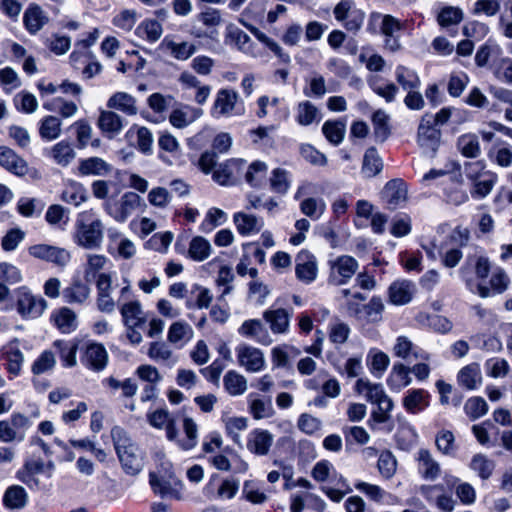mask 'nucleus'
Segmentation results:
<instances>
[{
    "instance_id": "obj_34",
    "label": "nucleus",
    "mask_w": 512,
    "mask_h": 512,
    "mask_svg": "<svg viewBox=\"0 0 512 512\" xmlns=\"http://www.w3.org/2000/svg\"><path fill=\"white\" fill-rule=\"evenodd\" d=\"M120 312L125 325L142 326L145 323L142 306L138 300L123 304Z\"/></svg>"
},
{
    "instance_id": "obj_32",
    "label": "nucleus",
    "mask_w": 512,
    "mask_h": 512,
    "mask_svg": "<svg viewBox=\"0 0 512 512\" xmlns=\"http://www.w3.org/2000/svg\"><path fill=\"white\" fill-rule=\"evenodd\" d=\"M23 22L29 33L36 34L47 22V17L39 6L30 5L24 13Z\"/></svg>"
},
{
    "instance_id": "obj_61",
    "label": "nucleus",
    "mask_w": 512,
    "mask_h": 512,
    "mask_svg": "<svg viewBox=\"0 0 512 512\" xmlns=\"http://www.w3.org/2000/svg\"><path fill=\"white\" fill-rule=\"evenodd\" d=\"M509 368L510 367L507 360L503 358H490L484 363L486 374L492 378H500L506 376L508 374Z\"/></svg>"
},
{
    "instance_id": "obj_47",
    "label": "nucleus",
    "mask_w": 512,
    "mask_h": 512,
    "mask_svg": "<svg viewBox=\"0 0 512 512\" xmlns=\"http://www.w3.org/2000/svg\"><path fill=\"white\" fill-rule=\"evenodd\" d=\"M384 303L379 296H373L367 304H364L362 320L366 323H378L382 320Z\"/></svg>"
},
{
    "instance_id": "obj_11",
    "label": "nucleus",
    "mask_w": 512,
    "mask_h": 512,
    "mask_svg": "<svg viewBox=\"0 0 512 512\" xmlns=\"http://www.w3.org/2000/svg\"><path fill=\"white\" fill-rule=\"evenodd\" d=\"M238 363L248 372H259L265 366L263 352L253 346L240 344L236 348Z\"/></svg>"
},
{
    "instance_id": "obj_20",
    "label": "nucleus",
    "mask_w": 512,
    "mask_h": 512,
    "mask_svg": "<svg viewBox=\"0 0 512 512\" xmlns=\"http://www.w3.org/2000/svg\"><path fill=\"white\" fill-rule=\"evenodd\" d=\"M263 318L274 334L286 333L289 329L290 315L283 308L268 309L263 313Z\"/></svg>"
},
{
    "instance_id": "obj_53",
    "label": "nucleus",
    "mask_w": 512,
    "mask_h": 512,
    "mask_svg": "<svg viewBox=\"0 0 512 512\" xmlns=\"http://www.w3.org/2000/svg\"><path fill=\"white\" fill-rule=\"evenodd\" d=\"M242 496L248 502L256 505L264 504L268 500V495L259 487L258 483L253 480L244 482Z\"/></svg>"
},
{
    "instance_id": "obj_62",
    "label": "nucleus",
    "mask_w": 512,
    "mask_h": 512,
    "mask_svg": "<svg viewBox=\"0 0 512 512\" xmlns=\"http://www.w3.org/2000/svg\"><path fill=\"white\" fill-rule=\"evenodd\" d=\"M61 133V120L55 116L46 117L40 127V135L48 141L56 139Z\"/></svg>"
},
{
    "instance_id": "obj_13",
    "label": "nucleus",
    "mask_w": 512,
    "mask_h": 512,
    "mask_svg": "<svg viewBox=\"0 0 512 512\" xmlns=\"http://www.w3.org/2000/svg\"><path fill=\"white\" fill-rule=\"evenodd\" d=\"M416 460L418 473L424 480L435 481L441 475L440 463L428 449H420Z\"/></svg>"
},
{
    "instance_id": "obj_14",
    "label": "nucleus",
    "mask_w": 512,
    "mask_h": 512,
    "mask_svg": "<svg viewBox=\"0 0 512 512\" xmlns=\"http://www.w3.org/2000/svg\"><path fill=\"white\" fill-rule=\"evenodd\" d=\"M238 333L244 337H249L262 345H269L272 339L259 319H249L242 323L238 329Z\"/></svg>"
},
{
    "instance_id": "obj_57",
    "label": "nucleus",
    "mask_w": 512,
    "mask_h": 512,
    "mask_svg": "<svg viewBox=\"0 0 512 512\" xmlns=\"http://www.w3.org/2000/svg\"><path fill=\"white\" fill-rule=\"evenodd\" d=\"M488 159L502 168L512 166V150L509 147L492 146L487 152Z\"/></svg>"
},
{
    "instance_id": "obj_38",
    "label": "nucleus",
    "mask_w": 512,
    "mask_h": 512,
    "mask_svg": "<svg viewBox=\"0 0 512 512\" xmlns=\"http://www.w3.org/2000/svg\"><path fill=\"white\" fill-rule=\"evenodd\" d=\"M395 79L403 90L419 89L421 86V81L416 71L404 65L396 67Z\"/></svg>"
},
{
    "instance_id": "obj_41",
    "label": "nucleus",
    "mask_w": 512,
    "mask_h": 512,
    "mask_svg": "<svg viewBox=\"0 0 512 512\" xmlns=\"http://www.w3.org/2000/svg\"><path fill=\"white\" fill-rule=\"evenodd\" d=\"M211 250V244L206 238L196 236L190 241L188 256L194 261L202 262L211 255Z\"/></svg>"
},
{
    "instance_id": "obj_3",
    "label": "nucleus",
    "mask_w": 512,
    "mask_h": 512,
    "mask_svg": "<svg viewBox=\"0 0 512 512\" xmlns=\"http://www.w3.org/2000/svg\"><path fill=\"white\" fill-rule=\"evenodd\" d=\"M102 222L92 211H84L78 215L75 239L80 246L88 249L100 246L103 239Z\"/></svg>"
},
{
    "instance_id": "obj_54",
    "label": "nucleus",
    "mask_w": 512,
    "mask_h": 512,
    "mask_svg": "<svg viewBox=\"0 0 512 512\" xmlns=\"http://www.w3.org/2000/svg\"><path fill=\"white\" fill-rule=\"evenodd\" d=\"M271 189L279 194H286L291 185V174L282 168L272 171L269 179Z\"/></svg>"
},
{
    "instance_id": "obj_55",
    "label": "nucleus",
    "mask_w": 512,
    "mask_h": 512,
    "mask_svg": "<svg viewBox=\"0 0 512 512\" xmlns=\"http://www.w3.org/2000/svg\"><path fill=\"white\" fill-rule=\"evenodd\" d=\"M435 444L439 452L446 456H455L457 446L455 436L450 430H441L437 433Z\"/></svg>"
},
{
    "instance_id": "obj_31",
    "label": "nucleus",
    "mask_w": 512,
    "mask_h": 512,
    "mask_svg": "<svg viewBox=\"0 0 512 512\" xmlns=\"http://www.w3.org/2000/svg\"><path fill=\"white\" fill-rule=\"evenodd\" d=\"M123 119L113 111H101L98 126L102 132L111 136L117 135L123 129Z\"/></svg>"
},
{
    "instance_id": "obj_19",
    "label": "nucleus",
    "mask_w": 512,
    "mask_h": 512,
    "mask_svg": "<svg viewBox=\"0 0 512 512\" xmlns=\"http://www.w3.org/2000/svg\"><path fill=\"white\" fill-rule=\"evenodd\" d=\"M273 443V436L267 430L255 429L248 439L247 448L260 456L268 454Z\"/></svg>"
},
{
    "instance_id": "obj_7",
    "label": "nucleus",
    "mask_w": 512,
    "mask_h": 512,
    "mask_svg": "<svg viewBox=\"0 0 512 512\" xmlns=\"http://www.w3.org/2000/svg\"><path fill=\"white\" fill-rule=\"evenodd\" d=\"M47 308L46 300L41 296L33 295L25 287L18 291L17 311L25 319L40 317Z\"/></svg>"
},
{
    "instance_id": "obj_49",
    "label": "nucleus",
    "mask_w": 512,
    "mask_h": 512,
    "mask_svg": "<svg viewBox=\"0 0 512 512\" xmlns=\"http://www.w3.org/2000/svg\"><path fill=\"white\" fill-rule=\"evenodd\" d=\"M326 210V203L322 198L308 197L300 203V211L312 220H318Z\"/></svg>"
},
{
    "instance_id": "obj_28",
    "label": "nucleus",
    "mask_w": 512,
    "mask_h": 512,
    "mask_svg": "<svg viewBox=\"0 0 512 512\" xmlns=\"http://www.w3.org/2000/svg\"><path fill=\"white\" fill-rule=\"evenodd\" d=\"M498 176L495 172L487 170L482 173V177L473 181V188L471 189V196L474 199L480 200L487 197L493 190L497 183Z\"/></svg>"
},
{
    "instance_id": "obj_46",
    "label": "nucleus",
    "mask_w": 512,
    "mask_h": 512,
    "mask_svg": "<svg viewBox=\"0 0 512 512\" xmlns=\"http://www.w3.org/2000/svg\"><path fill=\"white\" fill-rule=\"evenodd\" d=\"M27 493L21 486L14 485L9 487L3 497V502L10 509H21L27 503Z\"/></svg>"
},
{
    "instance_id": "obj_27",
    "label": "nucleus",
    "mask_w": 512,
    "mask_h": 512,
    "mask_svg": "<svg viewBox=\"0 0 512 512\" xmlns=\"http://www.w3.org/2000/svg\"><path fill=\"white\" fill-rule=\"evenodd\" d=\"M413 284L409 281L393 282L388 289L389 301L394 305H405L412 299Z\"/></svg>"
},
{
    "instance_id": "obj_39",
    "label": "nucleus",
    "mask_w": 512,
    "mask_h": 512,
    "mask_svg": "<svg viewBox=\"0 0 512 512\" xmlns=\"http://www.w3.org/2000/svg\"><path fill=\"white\" fill-rule=\"evenodd\" d=\"M226 392L231 396H238L247 390L246 378L234 370L228 371L223 378Z\"/></svg>"
},
{
    "instance_id": "obj_40",
    "label": "nucleus",
    "mask_w": 512,
    "mask_h": 512,
    "mask_svg": "<svg viewBox=\"0 0 512 512\" xmlns=\"http://www.w3.org/2000/svg\"><path fill=\"white\" fill-rule=\"evenodd\" d=\"M459 385L468 390H474L481 383V373L478 364H470L463 367L457 376Z\"/></svg>"
},
{
    "instance_id": "obj_16",
    "label": "nucleus",
    "mask_w": 512,
    "mask_h": 512,
    "mask_svg": "<svg viewBox=\"0 0 512 512\" xmlns=\"http://www.w3.org/2000/svg\"><path fill=\"white\" fill-rule=\"evenodd\" d=\"M407 188L403 180L392 179L388 181L383 189V197L390 209H395L400 203L406 200Z\"/></svg>"
},
{
    "instance_id": "obj_5",
    "label": "nucleus",
    "mask_w": 512,
    "mask_h": 512,
    "mask_svg": "<svg viewBox=\"0 0 512 512\" xmlns=\"http://www.w3.org/2000/svg\"><path fill=\"white\" fill-rule=\"evenodd\" d=\"M333 14L345 29L352 32L360 30L365 19L364 11L356 7L354 0H341L334 7Z\"/></svg>"
},
{
    "instance_id": "obj_45",
    "label": "nucleus",
    "mask_w": 512,
    "mask_h": 512,
    "mask_svg": "<svg viewBox=\"0 0 512 512\" xmlns=\"http://www.w3.org/2000/svg\"><path fill=\"white\" fill-rule=\"evenodd\" d=\"M163 33L162 25L155 19H146L136 28V34L151 43L160 39Z\"/></svg>"
},
{
    "instance_id": "obj_58",
    "label": "nucleus",
    "mask_w": 512,
    "mask_h": 512,
    "mask_svg": "<svg viewBox=\"0 0 512 512\" xmlns=\"http://www.w3.org/2000/svg\"><path fill=\"white\" fill-rule=\"evenodd\" d=\"M464 411L471 420H476L487 413L488 404L482 397H471L466 401Z\"/></svg>"
},
{
    "instance_id": "obj_36",
    "label": "nucleus",
    "mask_w": 512,
    "mask_h": 512,
    "mask_svg": "<svg viewBox=\"0 0 512 512\" xmlns=\"http://www.w3.org/2000/svg\"><path fill=\"white\" fill-rule=\"evenodd\" d=\"M355 388L358 393H365L366 399L373 404L378 403L387 395L382 384L371 383L368 379H358Z\"/></svg>"
},
{
    "instance_id": "obj_15",
    "label": "nucleus",
    "mask_w": 512,
    "mask_h": 512,
    "mask_svg": "<svg viewBox=\"0 0 512 512\" xmlns=\"http://www.w3.org/2000/svg\"><path fill=\"white\" fill-rule=\"evenodd\" d=\"M83 363L93 371H102L108 363V353L102 344L92 343L86 347Z\"/></svg>"
},
{
    "instance_id": "obj_48",
    "label": "nucleus",
    "mask_w": 512,
    "mask_h": 512,
    "mask_svg": "<svg viewBox=\"0 0 512 512\" xmlns=\"http://www.w3.org/2000/svg\"><path fill=\"white\" fill-rule=\"evenodd\" d=\"M495 466V462L492 459L481 453L475 454L470 463V468L483 480L491 477Z\"/></svg>"
},
{
    "instance_id": "obj_24",
    "label": "nucleus",
    "mask_w": 512,
    "mask_h": 512,
    "mask_svg": "<svg viewBox=\"0 0 512 512\" xmlns=\"http://www.w3.org/2000/svg\"><path fill=\"white\" fill-rule=\"evenodd\" d=\"M161 46L169 51L173 58L180 61L189 59L197 51V47L193 43L187 41L176 42L168 37L162 40Z\"/></svg>"
},
{
    "instance_id": "obj_56",
    "label": "nucleus",
    "mask_w": 512,
    "mask_h": 512,
    "mask_svg": "<svg viewBox=\"0 0 512 512\" xmlns=\"http://www.w3.org/2000/svg\"><path fill=\"white\" fill-rule=\"evenodd\" d=\"M192 328L184 321H177L171 324L167 339L172 344H178L181 341L188 340L192 336Z\"/></svg>"
},
{
    "instance_id": "obj_37",
    "label": "nucleus",
    "mask_w": 512,
    "mask_h": 512,
    "mask_svg": "<svg viewBox=\"0 0 512 512\" xmlns=\"http://www.w3.org/2000/svg\"><path fill=\"white\" fill-rule=\"evenodd\" d=\"M88 282L83 281L80 275L72 278V283L69 288H66V299L70 303H83L90 294V289L87 285Z\"/></svg>"
},
{
    "instance_id": "obj_12",
    "label": "nucleus",
    "mask_w": 512,
    "mask_h": 512,
    "mask_svg": "<svg viewBox=\"0 0 512 512\" xmlns=\"http://www.w3.org/2000/svg\"><path fill=\"white\" fill-rule=\"evenodd\" d=\"M149 483L153 492L162 498L170 497L177 500L182 498L183 484L179 479L172 476L169 479L159 478L155 473H150Z\"/></svg>"
},
{
    "instance_id": "obj_22",
    "label": "nucleus",
    "mask_w": 512,
    "mask_h": 512,
    "mask_svg": "<svg viewBox=\"0 0 512 512\" xmlns=\"http://www.w3.org/2000/svg\"><path fill=\"white\" fill-rule=\"evenodd\" d=\"M6 368L13 376H18L24 363V355L18 346V340L11 341L3 348Z\"/></svg>"
},
{
    "instance_id": "obj_8",
    "label": "nucleus",
    "mask_w": 512,
    "mask_h": 512,
    "mask_svg": "<svg viewBox=\"0 0 512 512\" xmlns=\"http://www.w3.org/2000/svg\"><path fill=\"white\" fill-rule=\"evenodd\" d=\"M357 268L358 262L351 256L343 255L330 261V283L337 286L346 284Z\"/></svg>"
},
{
    "instance_id": "obj_43",
    "label": "nucleus",
    "mask_w": 512,
    "mask_h": 512,
    "mask_svg": "<svg viewBox=\"0 0 512 512\" xmlns=\"http://www.w3.org/2000/svg\"><path fill=\"white\" fill-rule=\"evenodd\" d=\"M457 148L467 158H477L481 154L479 139L475 134L461 135L457 140Z\"/></svg>"
},
{
    "instance_id": "obj_64",
    "label": "nucleus",
    "mask_w": 512,
    "mask_h": 512,
    "mask_svg": "<svg viewBox=\"0 0 512 512\" xmlns=\"http://www.w3.org/2000/svg\"><path fill=\"white\" fill-rule=\"evenodd\" d=\"M377 467L384 478L390 479L396 472L397 461L390 451H383L379 455Z\"/></svg>"
},
{
    "instance_id": "obj_6",
    "label": "nucleus",
    "mask_w": 512,
    "mask_h": 512,
    "mask_svg": "<svg viewBox=\"0 0 512 512\" xmlns=\"http://www.w3.org/2000/svg\"><path fill=\"white\" fill-rule=\"evenodd\" d=\"M246 168V161L243 159H229L218 165L213 171V180L222 186H233L237 184Z\"/></svg>"
},
{
    "instance_id": "obj_59",
    "label": "nucleus",
    "mask_w": 512,
    "mask_h": 512,
    "mask_svg": "<svg viewBox=\"0 0 512 512\" xmlns=\"http://www.w3.org/2000/svg\"><path fill=\"white\" fill-rule=\"evenodd\" d=\"M318 109L310 101H304L298 104L297 107V122L300 125L308 126L312 124L318 117Z\"/></svg>"
},
{
    "instance_id": "obj_63",
    "label": "nucleus",
    "mask_w": 512,
    "mask_h": 512,
    "mask_svg": "<svg viewBox=\"0 0 512 512\" xmlns=\"http://www.w3.org/2000/svg\"><path fill=\"white\" fill-rule=\"evenodd\" d=\"M183 428L186 440L178 441L179 446L184 450H190L197 444L198 429L197 424L192 418L186 417L183 420Z\"/></svg>"
},
{
    "instance_id": "obj_2",
    "label": "nucleus",
    "mask_w": 512,
    "mask_h": 512,
    "mask_svg": "<svg viewBox=\"0 0 512 512\" xmlns=\"http://www.w3.org/2000/svg\"><path fill=\"white\" fill-rule=\"evenodd\" d=\"M111 437L125 473L132 476L137 475L143 469L144 461L136 444L132 442L127 432L119 426L112 428Z\"/></svg>"
},
{
    "instance_id": "obj_9",
    "label": "nucleus",
    "mask_w": 512,
    "mask_h": 512,
    "mask_svg": "<svg viewBox=\"0 0 512 512\" xmlns=\"http://www.w3.org/2000/svg\"><path fill=\"white\" fill-rule=\"evenodd\" d=\"M441 139V131L433 124V115L425 114L418 127L419 145L431 152H436Z\"/></svg>"
},
{
    "instance_id": "obj_51",
    "label": "nucleus",
    "mask_w": 512,
    "mask_h": 512,
    "mask_svg": "<svg viewBox=\"0 0 512 512\" xmlns=\"http://www.w3.org/2000/svg\"><path fill=\"white\" fill-rule=\"evenodd\" d=\"M464 18L463 10L459 7L445 6L438 15L437 22L441 27L448 28L459 24Z\"/></svg>"
},
{
    "instance_id": "obj_18",
    "label": "nucleus",
    "mask_w": 512,
    "mask_h": 512,
    "mask_svg": "<svg viewBox=\"0 0 512 512\" xmlns=\"http://www.w3.org/2000/svg\"><path fill=\"white\" fill-rule=\"evenodd\" d=\"M238 99V94L235 91L221 89L216 95L212 107V115L216 118L228 115L232 112Z\"/></svg>"
},
{
    "instance_id": "obj_1",
    "label": "nucleus",
    "mask_w": 512,
    "mask_h": 512,
    "mask_svg": "<svg viewBox=\"0 0 512 512\" xmlns=\"http://www.w3.org/2000/svg\"><path fill=\"white\" fill-rule=\"evenodd\" d=\"M466 289L481 298L503 294L510 285V278L501 267L492 271L490 259L481 254H469L458 270Z\"/></svg>"
},
{
    "instance_id": "obj_44",
    "label": "nucleus",
    "mask_w": 512,
    "mask_h": 512,
    "mask_svg": "<svg viewBox=\"0 0 512 512\" xmlns=\"http://www.w3.org/2000/svg\"><path fill=\"white\" fill-rule=\"evenodd\" d=\"M252 394L249 395V410L254 419L260 420L264 418L272 417L274 409L270 398L264 400L261 398H252Z\"/></svg>"
},
{
    "instance_id": "obj_23",
    "label": "nucleus",
    "mask_w": 512,
    "mask_h": 512,
    "mask_svg": "<svg viewBox=\"0 0 512 512\" xmlns=\"http://www.w3.org/2000/svg\"><path fill=\"white\" fill-rule=\"evenodd\" d=\"M28 253L30 256L39 260L51 262L57 265L62 264L63 250L56 246L35 244L28 248Z\"/></svg>"
},
{
    "instance_id": "obj_35",
    "label": "nucleus",
    "mask_w": 512,
    "mask_h": 512,
    "mask_svg": "<svg viewBox=\"0 0 512 512\" xmlns=\"http://www.w3.org/2000/svg\"><path fill=\"white\" fill-rule=\"evenodd\" d=\"M243 176L252 187H261L266 182L267 165L262 161H254L246 166Z\"/></svg>"
},
{
    "instance_id": "obj_4",
    "label": "nucleus",
    "mask_w": 512,
    "mask_h": 512,
    "mask_svg": "<svg viewBox=\"0 0 512 512\" xmlns=\"http://www.w3.org/2000/svg\"><path fill=\"white\" fill-rule=\"evenodd\" d=\"M143 203V199L135 192L124 193L119 200L105 202L106 212L117 222H125Z\"/></svg>"
},
{
    "instance_id": "obj_60",
    "label": "nucleus",
    "mask_w": 512,
    "mask_h": 512,
    "mask_svg": "<svg viewBox=\"0 0 512 512\" xmlns=\"http://www.w3.org/2000/svg\"><path fill=\"white\" fill-rule=\"evenodd\" d=\"M389 116L385 113V111L379 109L374 112L372 116V123L374 126V134L377 139L380 141H384L390 134V129L388 125Z\"/></svg>"
},
{
    "instance_id": "obj_33",
    "label": "nucleus",
    "mask_w": 512,
    "mask_h": 512,
    "mask_svg": "<svg viewBox=\"0 0 512 512\" xmlns=\"http://www.w3.org/2000/svg\"><path fill=\"white\" fill-rule=\"evenodd\" d=\"M369 87L378 96L385 99L387 103L395 100L399 88L393 82L384 81L381 77L375 76L368 81Z\"/></svg>"
},
{
    "instance_id": "obj_50",
    "label": "nucleus",
    "mask_w": 512,
    "mask_h": 512,
    "mask_svg": "<svg viewBox=\"0 0 512 512\" xmlns=\"http://www.w3.org/2000/svg\"><path fill=\"white\" fill-rule=\"evenodd\" d=\"M346 125L345 122L337 121H326L322 126V132L326 139L333 145H339L345 135Z\"/></svg>"
},
{
    "instance_id": "obj_26",
    "label": "nucleus",
    "mask_w": 512,
    "mask_h": 512,
    "mask_svg": "<svg viewBox=\"0 0 512 512\" xmlns=\"http://www.w3.org/2000/svg\"><path fill=\"white\" fill-rule=\"evenodd\" d=\"M109 109H116L126 115H136L138 112L136 99L126 92H116L107 101Z\"/></svg>"
},
{
    "instance_id": "obj_29",
    "label": "nucleus",
    "mask_w": 512,
    "mask_h": 512,
    "mask_svg": "<svg viewBox=\"0 0 512 512\" xmlns=\"http://www.w3.org/2000/svg\"><path fill=\"white\" fill-rule=\"evenodd\" d=\"M238 232L243 235L258 233L263 227V221L254 215L237 212L233 216Z\"/></svg>"
},
{
    "instance_id": "obj_25",
    "label": "nucleus",
    "mask_w": 512,
    "mask_h": 512,
    "mask_svg": "<svg viewBox=\"0 0 512 512\" xmlns=\"http://www.w3.org/2000/svg\"><path fill=\"white\" fill-rule=\"evenodd\" d=\"M384 163L375 147H369L363 156L361 173L365 178H373L383 170Z\"/></svg>"
},
{
    "instance_id": "obj_52",
    "label": "nucleus",
    "mask_w": 512,
    "mask_h": 512,
    "mask_svg": "<svg viewBox=\"0 0 512 512\" xmlns=\"http://www.w3.org/2000/svg\"><path fill=\"white\" fill-rule=\"evenodd\" d=\"M45 207V203L38 198L21 197L17 202V211L23 217H33L40 215Z\"/></svg>"
},
{
    "instance_id": "obj_42",
    "label": "nucleus",
    "mask_w": 512,
    "mask_h": 512,
    "mask_svg": "<svg viewBox=\"0 0 512 512\" xmlns=\"http://www.w3.org/2000/svg\"><path fill=\"white\" fill-rule=\"evenodd\" d=\"M110 169V165L99 157L83 159L79 164V171L82 175L103 176L108 174Z\"/></svg>"
},
{
    "instance_id": "obj_21",
    "label": "nucleus",
    "mask_w": 512,
    "mask_h": 512,
    "mask_svg": "<svg viewBox=\"0 0 512 512\" xmlns=\"http://www.w3.org/2000/svg\"><path fill=\"white\" fill-rule=\"evenodd\" d=\"M0 165L16 175H24L27 172L26 161L5 146L0 147Z\"/></svg>"
},
{
    "instance_id": "obj_30",
    "label": "nucleus",
    "mask_w": 512,
    "mask_h": 512,
    "mask_svg": "<svg viewBox=\"0 0 512 512\" xmlns=\"http://www.w3.org/2000/svg\"><path fill=\"white\" fill-rule=\"evenodd\" d=\"M410 368L401 362L394 363L390 375L387 379L388 385L392 390H400L411 384Z\"/></svg>"
},
{
    "instance_id": "obj_10",
    "label": "nucleus",
    "mask_w": 512,
    "mask_h": 512,
    "mask_svg": "<svg viewBox=\"0 0 512 512\" xmlns=\"http://www.w3.org/2000/svg\"><path fill=\"white\" fill-rule=\"evenodd\" d=\"M295 274L299 281L310 284L318 273L316 257L307 250H301L295 258Z\"/></svg>"
},
{
    "instance_id": "obj_17",
    "label": "nucleus",
    "mask_w": 512,
    "mask_h": 512,
    "mask_svg": "<svg viewBox=\"0 0 512 512\" xmlns=\"http://www.w3.org/2000/svg\"><path fill=\"white\" fill-rule=\"evenodd\" d=\"M430 394L424 389H410L403 398V406L407 412L417 414L429 406Z\"/></svg>"
}]
</instances>
